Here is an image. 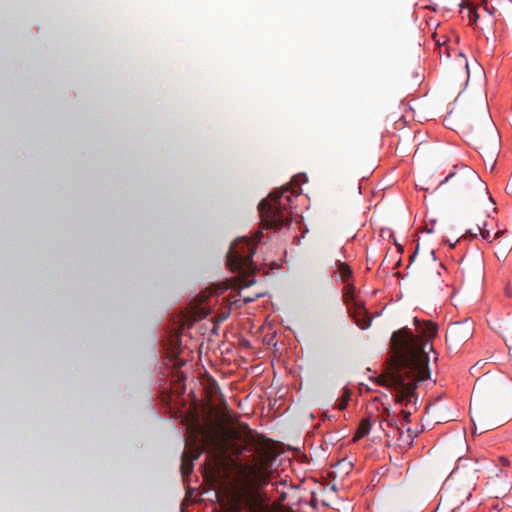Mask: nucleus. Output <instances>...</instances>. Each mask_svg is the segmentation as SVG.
<instances>
[{
	"label": "nucleus",
	"mask_w": 512,
	"mask_h": 512,
	"mask_svg": "<svg viewBox=\"0 0 512 512\" xmlns=\"http://www.w3.org/2000/svg\"><path fill=\"white\" fill-rule=\"evenodd\" d=\"M413 323L419 336H415L407 327L392 335L391 342L399 368L391 374L386 385L395 391L396 403L404 406V409L414 407L416 410L417 385L430 378L427 348L434 352L430 340L437 335V326L431 321H421L417 317H414Z\"/></svg>",
	"instance_id": "nucleus-1"
},
{
	"label": "nucleus",
	"mask_w": 512,
	"mask_h": 512,
	"mask_svg": "<svg viewBox=\"0 0 512 512\" xmlns=\"http://www.w3.org/2000/svg\"><path fill=\"white\" fill-rule=\"evenodd\" d=\"M274 475L261 460L250 462L237 461L233 464L231 489L239 507L238 512H264L263 490L271 485L279 494L281 500L286 498L284 488L287 480L274 481Z\"/></svg>",
	"instance_id": "nucleus-2"
},
{
	"label": "nucleus",
	"mask_w": 512,
	"mask_h": 512,
	"mask_svg": "<svg viewBox=\"0 0 512 512\" xmlns=\"http://www.w3.org/2000/svg\"><path fill=\"white\" fill-rule=\"evenodd\" d=\"M301 189L291 190L284 187L281 191H274L271 199H263L258 205L261 226L263 229L288 228L292 222L287 206L297 197Z\"/></svg>",
	"instance_id": "nucleus-3"
},
{
	"label": "nucleus",
	"mask_w": 512,
	"mask_h": 512,
	"mask_svg": "<svg viewBox=\"0 0 512 512\" xmlns=\"http://www.w3.org/2000/svg\"><path fill=\"white\" fill-rule=\"evenodd\" d=\"M476 471L457 466L444 481L440 490V502L454 511L468 501L475 489Z\"/></svg>",
	"instance_id": "nucleus-4"
},
{
	"label": "nucleus",
	"mask_w": 512,
	"mask_h": 512,
	"mask_svg": "<svg viewBox=\"0 0 512 512\" xmlns=\"http://www.w3.org/2000/svg\"><path fill=\"white\" fill-rule=\"evenodd\" d=\"M262 235L256 238H248L246 236L239 237L230 246L226 256V265L233 273L241 276L254 275L257 271V265L253 260L256 253L258 242Z\"/></svg>",
	"instance_id": "nucleus-5"
},
{
	"label": "nucleus",
	"mask_w": 512,
	"mask_h": 512,
	"mask_svg": "<svg viewBox=\"0 0 512 512\" xmlns=\"http://www.w3.org/2000/svg\"><path fill=\"white\" fill-rule=\"evenodd\" d=\"M471 139L477 149L493 158L500 147V137L497 128L489 115H485L484 129H472Z\"/></svg>",
	"instance_id": "nucleus-6"
},
{
	"label": "nucleus",
	"mask_w": 512,
	"mask_h": 512,
	"mask_svg": "<svg viewBox=\"0 0 512 512\" xmlns=\"http://www.w3.org/2000/svg\"><path fill=\"white\" fill-rule=\"evenodd\" d=\"M479 175L471 167L464 165L457 171L449 173L444 180H442L439 186L453 181L455 185L460 189H469L470 186L479 181Z\"/></svg>",
	"instance_id": "nucleus-7"
},
{
	"label": "nucleus",
	"mask_w": 512,
	"mask_h": 512,
	"mask_svg": "<svg viewBox=\"0 0 512 512\" xmlns=\"http://www.w3.org/2000/svg\"><path fill=\"white\" fill-rule=\"evenodd\" d=\"M204 449L202 446L195 444L192 448V454L189 452L183 451L181 457V465L180 470L182 477L185 479L189 474L193 472V462L203 453Z\"/></svg>",
	"instance_id": "nucleus-8"
},
{
	"label": "nucleus",
	"mask_w": 512,
	"mask_h": 512,
	"mask_svg": "<svg viewBox=\"0 0 512 512\" xmlns=\"http://www.w3.org/2000/svg\"><path fill=\"white\" fill-rule=\"evenodd\" d=\"M383 424H386V426L389 428V430L386 432L387 437L394 438L395 431L398 432L400 434V436H402L401 428L398 426L397 417H396L395 413L390 411L389 408L384 409L383 415H382V420H381V428L383 430H385L383 427Z\"/></svg>",
	"instance_id": "nucleus-9"
},
{
	"label": "nucleus",
	"mask_w": 512,
	"mask_h": 512,
	"mask_svg": "<svg viewBox=\"0 0 512 512\" xmlns=\"http://www.w3.org/2000/svg\"><path fill=\"white\" fill-rule=\"evenodd\" d=\"M471 331L468 327L462 324L456 323L448 329L447 336L451 339L463 341L470 337Z\"/></svg>",
	"instance_id": "nucleus-10"
},
{
	"label": "nucleus",
	"mask_w": 512,
	"mask_h": 512,
	"mask_svg": "<svg viewBox=\"0 0 512 512\" xmlns=\"http://www.w3.org/2000/svg\"><path fill=\"white\" fill-rule=\"evenodd\" d=\"M467 233L471 234L473 238H476L478 233L481 235V237L489 242H492L495 238L500 236V232H496L494 237L491 238L490 231L486 229V222H483V225H477L476 232H473L472 230H468Z\"/></svg>",
	"instance_id": "nucleus-11"
},
{
	"label": "nucleus",
	"mask_w": 512,
	"mask_h": 512,
	"mask_svg": "<svg viewBox=\"0 0 512 512\" xmlns=\"http://www.w3.org/2000/svg\"><path fill=\"white\" fill-rule=\"evenodd\" d=\"M371 426L372 423L370 417L363 418L359 423V427L355 433L354 439L359 440L368 435L371 430Z\"/></svg>",
	"instance_id": "nucleus-12"
},
{
	"label": "nucleus",
	"mask_w": 512,
	"mask_h": 512,
	"mask_svg": "<svg viewBox=\"0 0 512 512\" xmlns=\"http://www.w3.org/2000/svg\"><path fill=\"white\" fill-rule=\"evenodd\" d=\"M504 340L508 347L509 353L512 356V318H509L504 323Z\"/></svg>",
	"instance_id": "nucleus-13"
},
{
	"label": "nucleus",
	"mask_w": 512,
	"mask_h": 512,
	"mask_svg": "<svg viewBox=\"0 0 512 512\" xmlns=\"http://www.w3.org/2000/svg\"><path fill=\"white\" fill-rule=\"evenodd\" d=\"M336 267L338 270V273L342 279L343 282H346L349 280V278L352 276V271L349 267V265L345 262L337 261Z\"/></svg>",
	"instance_id": "nucleus-14"
},
{
	"label": "nucleus",
	"mask_w": 512,
	"mask_h": 512,
	"mask_svg": "<svg viewBox=\"0 0 512 512\" xmlns=\"http://www.w3.org/2000/svg\"><path fill=\"white\" fill-rule=\"evenodd\" d=\"M254 446H255V444L252 442L247 443L246 445H235L233 447V453L236 456H241L242 454H244L246 452H252L254 450Z\"/></svg>",
	"instance_id": "nucleus-15"
},
{
	"label": "nucleus",
	"mask_w": 512,
	"mask_h": 512,
	"mask_svg": "<svg viewBox=\"0 0 512 512\" xmlns=\"http://www.w3.org/2000/svg\"><path fill=\"white\" fill-rule=\"evenodd\" d=\"M349 398H350V391L348 389H344L343 398L341 399V401L338 404L339 410H344L346 408Z\"/></svg>",
	"instance_id": "nucleus-16"
},
{
	"label": "nucleus",
	"mask_w": 512,
	"mask_h": 512,
	"mask_svg": "<svg viewBox=\"0 0 512 512\" xmlns=\"http://www.w3.org/2000/svg\"><path fill=\"white\" fill-rule=\"evenodd\" d=\"M401 415L404 421V424H409L411 422L410 417L412 415V411L409 409H402Z\"/></svg>",
	"instance_id": "nucleus-17"
},
{
	"label": "nucleus",
	"mask_w": 512,
	"mask_h": 512,
	"mask_svg": "<svg viewBox=\"0 0 512 512\" xmlns=\"http://www.w3.org/2000/svg\"><path fill=\"white\" fill-rule=\"evenodd\" d=\"M418 250H419V244L416 245L415 250L410 255V257H409V264H408L407 268H409L411 263L415 260L417 254H418Z\"/></svg>",
	"instance_id": "nucleus-18"
},
{
	"label": "nucleus",
	"mask_w": 512,
	"mask_h": 512,
	"mask_svg": "<svg viewBox=\"0 0 512 512\" xmlns=\"http://www.w3.org/2000/svg\"><path fill=\"white\" fill-rule=\"evenodd\" d=\"M498 461L502 467H508L510 465L509 459L505 456L499 457Z\"/></svg>",
	"instance_id": "nucleus-19"
},
{
	"label": "nucleus",
	"mask_w": 512,
	"mask_h": 512,
	"mask_svg": "<svg viewBox=\"0 0 512 512\" xmlns=\"http://www.w3.org/2000/svg\"><path fill=\"white\" fill-rule=\"evenodd\" d=\"M470 19H471V20H473L474 22H476V21H477V19H478V14L476 13V11H472V12H471Z\"/></svg>",
	"instance_id": "nucleus-20"
},
{
	"label": "nucleus",
	"mask_w": 512,
	"mask_h": 512,
	"mask_svg": "<svg viewBox=\"0 0 512 512\" xmlns=\"http://www.w3.org/2000/svg\"><path fill=\"white\" fill-rule=\"evenodd\" d=\"M434 224H435V221H432V227H431V226L426 225V227H425V231H426L427 233H432V232H433V225H434Z\"/></svg>",
	"instance_id": "nucleus-21"
},
{
	"label": "nucleus",
	"mask_w": 512,
	"mask_h": 512,
	"mask_svg": "<svg viewBox=\"0 0 512 512\" xmlns=\"http://www.w3.org/2000/svg\"><path fill=\"white\" fill-rule=\"evenodd\" d=\"M396 247H397V250L399 253H403L404 252V247L398 243H395Z\"/></svg>",
	"instance_id": "nucleus-22"
},
{
	"label": "nucleus",
	"mask_w": 512,
	"mask_h": 512,
	"mask_svg": "<svg viewBox=\"0 0 512 512\" xmlns=\"http://www.w3.org/2000/svg\"><path fill=\"white\" fill-rule=\"evenodd\" d=\"M370 326V321L366 322L364 325H361L362 329H367Z\"/></svg>",
	"instance_id": "nucleus-23"
},
{
	"label": "nucleus",
	"mask_w": 512,
	"mask_h": 512,
	"mask_svg": "<svg viewBox=\"0 0 512 512\" xmlns=\"http://www.w3.org/2000/svg\"><path fill=\"white\" fill-rule=\"evenodd\" d=\"M506 191L508 194L512 195V188H509V183L506 186Z\"/></svg>",
	"instance_id": "nucleus-24"
},
{
	"label": "nucleus",
	"mask_w": 512,
	"mask_h": 512,
	"mask_svg": "<svg viewBox=\"0 0 512 512\" xmlns=\"http://www.w3.org/2000/svg\"><path fill=\"white\" fill-rule=\"evenodd\" d=\"M509 188H512V172L509 178Z\"/></svg>",
	"instance_id": "nucleus-25"
},
{
	"label": "nucleus",
	"mask_w": 512,
	"mask_h": 512,
	"mask_svg": "<svg viewBox=\"0 0 512 512\" xmlns=\"http://www.w3.org/2000/svg\"><path fill=\"white\" fill-rule=\"evenodd\" d=\"M400 264H401V260L399 259V260L396 262V264H395V268H396V267H399V266H400Z\"/></svg>",
	"instance_id": "nucleus-26"
},
{
	"label": "nucleus",
	"mask_w": 512,
	"mask_h": 512,
	"mask_svg": "<svg viewBox=\"0 0 512 512\" xmlns=\"http://www.w3.org/2000/svg\"><path fill=\"white\" fill-rule=\"evenodd\" d=\"M485 9H486L490 14H492V13H493V11H492L488 6H486V8H485Z\"/></svg>",
	"instance_id": "nucleus-27"
},
{
	"label": "nucleus",
	"mask_w": 512,
	"mask_h": 512,
	"mask_svg": "<svg viewBox=\"0 0 512 512\" xmlns=\"http://www.w3.org/2000/svg\"><path fill=\"white\" fill-rule=\"evenodd\" d=\"M431 254L433 255V257L435 259L436 257H435V251L434 250L431 251Z\"/></svg>",
	"instance_id": "nucleus-28"
},
{
	"label": "nucleus",
	"mask_w": 512,
	"mask_h": 512,
	"mask_svg": "<svg viewBox=\"0 0 512 512\" xmlns=\"http://www.w3.org/2000/svg\"><path fill=\"white\" fill-rule=\"evenodd\" d=\"M410 438H412V437L410 436ZM407 444L411 445L412 444V439H410V441Z\"/></svg>",
	"instance_id": "nucleus-29"
},
{
	"label": "nucleus",
	"mask_w": 512,
	"mask_h": 512,
	"mask_svg": "<svg viewBox=\"0 0 512 512\" xmlns=\"http://www.w3.org/2000/svg\"><path fill=\"white\" fill-rule=\"evenodd\" d=\"M512 4V0H508Z\"/></svg>",
	"instance_id": "nucleus-30"
}]
</instances>
